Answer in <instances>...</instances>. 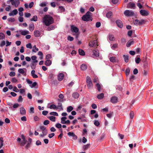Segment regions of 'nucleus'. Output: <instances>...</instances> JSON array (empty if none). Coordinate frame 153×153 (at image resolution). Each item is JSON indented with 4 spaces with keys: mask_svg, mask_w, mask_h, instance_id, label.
I'll list each match as a JSON object with an SVG mask.
<instances>
[{
    "mask_svg": "<svg viewBox=\"0 0 153 153\" xmlns=\"http://www.w3.org/2000/svg\"><path fill=\"white\" fill-rule=\"evenodd\" d=\"M42 22L45 25L48 26L53 22V19L49 15H46L43 18Z\"/></svg>",
    "mask_w": 153,
    "mask_h": 153,
    "instance_id": "obj_1",
    "label": "nucleus"
},
{
    "mask_svg": "<svg viewBox=\"0 0 153 153\" xmlns=\"http://www.w3.org/2000/svg\"><path fill=\"white\" fill-rule=\"evenodd\" d=\"M91 13L89 11H88L85 15L82 17V19L84 21H88L90 20L92 21L91 15Z\"/></svg>",
    "mask_w": 153,
    "mask_h": 153,
    "instance_id": "obj_2",
    "label": "nucleus"
},
{
    "mask_svg": "<svg viewBox=\"0 0 153 153\" xmlns=\"http://www.w3.org/2000/svg\"><path fill=\"white\" fill-rule=\"evenodd\" d=\"M21 138L22 139V141H21V138L19 137L17 138V142L19 143L21 146H23L26 143L27 140L25 139V137L23 134L22 135Z\"/></svg>",
    "mask_w": 153,
    "mask_h": 153,
    "instance_id": "obj_3",
    "label": "nucleus"
},
{
    "mask_svg": "<svg viewBox=\"0 0 153 153\" xmlns=\"http://www.w3.org/2000/svg\"><path fill=\"white\" fill-rule=\"evenodd\" d=\"M10 2H11V4L16 7L18 6L20 3L19 0H9L7 1V3L9 4Z\"/></svg>",
    "mask_w": 153,
    "mask_h": 153,
    "instance_id": "obj_4",
    "label": "nucleus"
},
{
    "mask_svg": "<svg viewBox=\"0 0 153 153\" xmlns=\"http://www.w3.org/2000/svg\"><path fill=\"white\" fill-rule=\"evenodd\" d=\"M87 85L89 89L91 88L93 86L90 77L88 76L87 77L86 80Z\"/></svg>",
    "mask_w": 153,
    "mask_h": 153,
    "instance_id": "obj_5",
    "label": "nucleus"
},
{
    "mask_svg": "<svg viewBox=\"0 0 153 153\" xmlns=\"http://www.w3.org/2000/svg\"><path fill=\"white\" fill-rule=\"evenodd\" d=\"M71 31L72 32H75L76 35V37H78V36L79 35V29L77 27L74 25H71Z\"/></svg>",
    "mask_w": 153,
    "mask_h": 153,
    "instance_id": "obj_6",
    "label": "nucleus"
},
{
    "mask_svg": "<svg viewBox=\"0 0 153 153\" xmlns=\"http://www.w3.org/2000/svg\"><path fill=\"white\" fill-rule=\"evenodd\" d=\"M124 15L127 16H132L134 14V12L131 10H126L124 12Z\"/></svg>",
    "mask_w": 153,
    "mask_h": 153,
    "instance_id": "obj_7",
    "label": "nucleus"
},
{
    "mask_svg": "<svg viewBox=\"0 0 153 153\" xmlns=\"http://www.w3.org/2000/svg\"><path fill=\"white\" fill-rule=\"evenodd\" d=\"M140 13L143 16H147L149 14V12L145 10H141L140 11Z\"/></svg>",
    "mask_w": 153,
    "mask_h": 153,
    "instance_id": "obj_8",
    "label": "nucleus"
},
{
    "mask_svg": "<svg viewBox=\"0 0 153 153\" xmlns=\"http://www.w3.org/2000/svg\"><path fill=\"white\" fill-rule=\"evenodd\" d=\"M98 45L97 40H94L93 41H90L89 43V46L91 47Z\"/></svg>",
    "mask_w": 153,
    "mask_h": 153,
    "instance_id": "obj_9",
    "label": "nucleus"
},
{
    "mask_svg": "<svg viewBox=\"0 0 153 153\" xmlns=\"http://www.w3.org/2000/svg\"><path fill=\"white\" fill-rule=\"evenodd\" d=\"M38 62V61H33L31 63L30 66L31 68L33 69H34L36 68V63Z\"/></svg>",
    "mask_w": 153,
    "mask_h": 153,
    "instance_id": "obj_10",
    "label": "nucleus"
},
{
    "mask_svg": "<svg viewBox=\"0 0 153 153\" xmlns=\"http://www.w3.org/2000/svg\"><path fill=\"white\" fill-rule=\"evenodd\" d=\"M117 25L119 27L122 28L123 27V24L122 22L120 20H118L116 22Z\"/></svg>",
    "mask_w": 153,
    "mask_h": 153,
    "instance_id": "obj_11",
    "label": "nucleus"
},
{
    "mask_svg": "<svg viewBox=\"0 0 153 153\" xmlns=\"http://www.w3.org/2000/svg\"><path fill=\"white\" fill-rule=\"evenodd\" d=\"M118 99L116 97H112L111 99V102L113 103H115L117 102Z\"/></svg>",
    "mask_w": 153,
    "mask_h": 153,
    "instance_id": "obj_12",
    "label": "nucleus"
},
{
    "mask_svg": "<svg viewBox=\"0 0 153 153\" xmlns=\"http://www.w3.org/2000/svg\"><path fill=\"white\" fill-rule=\"evenodd\" d=\"M64 77V75L62 73H59L58 75V79L61 81L63 79Z\"/></svg>",
    "mask_w": 153,
    "mask_h": 153,
    "instance_id": "obj_13",
    "label": "nucleus"
},
{
    "mask_svg": "<svg viewBox=\"0 0 153 153\" xmlns=\"http://www.w3.org/2000/svg\"><path fill=\"white\" fill-rule=\"evenodd\" d=\"M135 7V4L134 3L132 2H130L129 3L127 6L128 8H134Z\"/></svg>",
    "mask_w": 153,
    "mask_h": 153,
    "instance_id": "obj_14",
    "label": "nucleus"
},
{
    "mask_svg": "<svg viewBox=\"0 0 153 153\" xmlns=\"http://www.w3.org/2000/svg\"><path fill=\"white\" fill-rule=\"evenodd\" d=\"M68 135L70 136H72L74 140H76L77 139V136L73 132H69L68 133Z\"/></svg>",
    "mask_w": 153,
    "mask_h": 153,
    "instance_id": "obj_15",
    "label": "nucleus"
},
{
    "mask_svg": "<svg viewBox=\"0 0 153 153\" xmlns=\"http://www.w3.org/2000/svg\"><path fill=\"white\" fill-rule=\"evenodd\" d=\"M18 12L17 9H14L12 12L9 14L10 16H12L16 15L18 13Z\"/></svg>",
    "mask_w": 153,
    "mask_h": 153,
    "instance_id": "obj_16",
    "label": "nucleus"
},
{
    "mask_svg": "<svg viewBox=\"0 0 153 153\" xmlns=\"http://www.w3.org/2000/svg\"><path fill=\"white\" fill-rule=\"evenodd\" d=\"M134 40L133 39H130L128 41V42L126 44V46L127 47H130L131 45L134 44Z\"/></svg>",
    "mask_w": 153,
    "mask_h": 153,
    "instance_id": "obj_17",
    "label": "nucleus"
},
{
    "mask_svg": "<svg viewBox=\"0 0 153 153\" xmlns=\"http://www.w3.org/2000/svg\"><path fill=\"white\" fill-rule=\"evenodd\" d=\"M20 113L22 115H24L26 114V111L23 107H21L20 108Z\"/></svg>",
    "mask_w": 153,
    "mask_h": 153,
    "instance_id": "obj_18",
    "label": "nucleus"
},
{
    "mask_svg": "<svg viewBox=\"0 0 153 153\" xmlns=\"http://www.w3.org/2000/svg\"><path fill=\"white\" fill-rule=\"evenodd\" d=\"M42 134H40V136L41 137H43L46 135L47 134V131L46 129L42 130Z\"/></svg>",
    "mask_w": 153,
    "mask_h": 153,
    "instance_id": "obj_19",
    "label": "nucleus"
},
{
    "mask_svg": "<svg viewBox=\"0 0 153 153\" xmlns=\"http://www.w3.org/2000/svg\"><path fill=\"white\" fill-rule=\"evenodd\" d=\"M34 29V25L33 23H31L29 25V30L31 31H32Z\"/></svg>",
    "mask_w": 153,
    "mask_h": 153,
    "instance_id": "obj_20",
    "label": "nucleus"
},
{
    "mask_svg": "<svg viewBox=\"0 0 153 153\" xmlns=\"http://www.w3.org/2000/svg\"><path fill=\"white\" fill-rule=\"evenodd\" d=\"M93 54H92L93 57H97L99 56V53L96 51H93Z\"/></svg>",
    "mask_w": 153,
    "mask_h": 153,
    "instance_id": "obj_21",
    "label": "nucleus"
},
{
    "mask_svg": "<svg viewBox=\"0 0 153 153\" xmlns=\"http://www.w3.org/2000/svg\"><path fill=\"white\" fill-rule=\"evenodd\" d=\"M19 31L21 32V34L24 36H25L29 33V31L27 30H20Z\"/></svg>",
    "mask_w": 153,
    "mask_h": 153,
    "instance_id": "obj_22",
    "label": "nucleus"
},
{
    "mask_svg": "<svg viewBox=\"0 0 153 153\" xmlns=\"http://www.w3.org/2000/svg\"><path fill=\"white\" fill-rule=\"evenodd\" d=\"M104 97V94L103 93H101L98 94L97 96L98 99L100 100L102 99Z\"/></svg>",
    "mask_w": 153,
    "mask_h": 153,
    "instance_id": "obj_23",
    "label": "nucleus"
},
{
    "mask_svg": "<svg viewBox=\"0 0 153 153\" xmlns=\"http://www.w3.org/2000/svg\"><path fill=\"white\" fill-rule=\"evenodd\" d=\"M35 71L34 70H33L31 71V74L32 76L34 78H37L38 76L35 74Z\"/></svg>",
    "mask_w": 153,
    "mask_h": 153,
    "instance_id": "obj_24",
    "label": "nucleus"
},
{
    "mask_svg": "<svg viewBox=\"0 0 153 153\" xmlns=\"http://www.w3.org/2000/svg\"><path fill=\"white\" fill-rule=\"evenodd\" d=\"M34 34L35 37H39L40 35V33L38 30H35L34 32Z\"/></svg>",
    "mask_w": 153,
    "mask_h": 153,
    "instance_id": "obj_25",
    "label": "nucleus"
},
{
    "mask_svg": "<svg viewBox=\"0 0 153 153\" xmlns=\"http://www.w3.org/2000/svg\"><path fill=\"white\" fill-rule=\"evenodd\" d=\"M51 64V61L50 60L48 59L46 60L45 62V64L47 66H50Z\"/></svg>",
    "mask_w": 153,
    "mask_h": 153,
    "instance_id": "obj_26",
    "label": "nucleus"
},
{
    "mask_svg": "<svg viewBox=\"0 0 153 153\" xmlns=\"http://www.w3.org/2000/svg\"><path fill=\"white\" fill-rule=\"evenodd\" d=\"M72 96L74 98L76 99L79 97V94L77 92H74Z\"/></svg>",
    "mask_w": 153,
    "mask_h": 153,
    "instance_id": "obj_27",
    "label": "nucleus"
},
{
    "mask_svg": "<svg viewBox=\"0 0 153 153\" xmlns=\"http://www.w3.org/2000/svg\"><path fill=\"white\" fill-rule=\"evenodd\" d=\"M112 15V13L110 11L107 13L106 14V17L108 18H110Z\"/></svg>",
    "mask_w": 153,
    "mask_h": 153,
    "instance_id": "obj_28",
    "label": "nucleus"
},
{
    "mask_svg": "<svg viewBox=\"0 0 153 153\" xmlns=\"http://www.w3.org/2000/svg\"><path fill=\"white\" fill-rule=\"evenodd\" d=\"M96 86L97 87V89L99 92H100L101 91V89L102 88V86L99 83H97L96 85Z\"/></svg>",
    "mask_w": 153,
    "mask_h": 153,
    "instance_id": "obj_29",
    "label": "nucleus"
},
{
    "mask_svg": "<svg viewBox=\"0 0 153 153\" xmlns=\"http://www.w3.org/2000/svg\"><path fill=\"white\" fill-rule=\"evenodd\" d=\"M110 60L111 62H114L117 61V59L114 57H112L110 58Z\"/></svg>",
    "mask_w": 153,
    "mask_h": 153,
    "instance_id": "obj_30",
    "label": "nucleus"
},
{
    "mask_svg": "<svg viewBox=\"0 0 153 153\" xmlns=\"http://www.w3.org/2000/svg\"><path fill=\"white\" fill-rule=\"evenodd\" d=\"M110 41H114L115 40V38L113 35H109L108 37Z\"/></svg>",
    "mask_w": 153,
    "mask_h": 153,
    "instance_id": "obj_31",
    "label": "nucleus"
},
{
    "mask_svg": "<svg viewBox=\"0 0 153 153\" xmlns=\"http://www.w3.org/2000/svg\"><path fill=\"white\" fill-rule=\"evenodd\" d=\"M90 146V144H88L85 145H84L83 146V149L84 150H86L88 149Z\"/></svg>",
    "mask_w": 153,
    "mask_h": 153,
    "instance_id": "obj_32",
    "label": "nucleus"
},
{
    "mask_svg": "<svg viewBox=\"0 0 153 153\" xmlns=\"http://www.w3.org/2000/svg\"><path fill=\"white\" fill-rule=\"evenodd\" d=\"M81 68L82 70H85L87 69V66L85 64H83L81 66Z\"/></svg>",
    "mask_w": 153,
    "mask_h": 153,
    "instance_id": "obj_33",
    "label": "nucleus"
},
{
    "mask_svg": "<svg viewBox=\"0 0 153 153\" xmlns=\"http://www.w3.org/2000/svg\"><path fill=\"white\" fill-rule=\"evenodd\" d=\"M79 52L80 55L84 56L85 55V53L84 51L81 49H79Z\"/></svg>",
    "mask_w": 153,
    "mask_h": 153,
    "instance_id": "obj_34",
    "label": "nucleus"
},
{
    "mask_svg": "<svg viewBox=\"0 0 153 153\" xmlns=\"http://www.w3.org/2000/svg\"><path fill=\"white\" fill-rule=\"evenodd\" d=\"M31 21L36 22L37 20V17L36 16H34L33 18L30 19Z\"/></svg>",
    "mask_w": 153,
    "mask_h": 153,
    "instance_id": "obj_35",
    "label": "nucleus"
},
{
    "mask_svg": "<svg viewBox=\"0 0 153 153\" xmlns=\"http://www.w3.org/2000/svg\"><path fill=\"white\" fill-rule=\"evenodd\" d=\"M57 109H59L61 110H63V108L62 107V104L61 103L59 102L58 103V106L57 107Z\"/></svg>",
    "mask_w": 153,
    "mask_h": 153,
    "instance_id": "obj_36",
    "label": "nucleus"
},
{
    "mask_svg": "<svg viewBox=\"0 0 153 153\" xmlns=\"http://www.w3.org/2000/svg\"><path fill=\"white\" fill-rule=\"evenodd\" d=\"M3 138L1 137L0 138V149H1L2 147L3 146Z\"/></svg>",
    "mask_w": 153,
    "mask_h": 153,
    "instance_id": "obj_37",
    "label": "nucleus"
},
{
    "mask_svg": "<svg viewBox=\"0 0 153 153\" xmlns=\"http://www.w3.org/2000/svg\"><path fill=\"white\" fill-rule=\"evenodd\" d=\"M5 36L4 34L2 33H0V40L5 39Z\"/></svg>",
    "mask_w": 153,
    "mask_h": 153,
    "instance_id": "obj_38",
    "label": "nucleus"
},
{
    "mask_svg": "<svg viewBox=\"0 0 153 153\" xmlns=\"http://www.w3.org/2000/svg\"><path fill=\"white\" fill-rule=\"evenodd\" d=\"M139 25H143V24H145L146 22V21L144 19H141L140 20H139Z\"/></svg>",
    "mask_w": 153,
    "mask_h": 153,
    "instance_id": "obj_39",
    "label": "nucleus"
},
{
    "mask_svg": "<svg viewBox=\"0 0 153 153\" xmlns=\"http://www.w3.org/2000/svg\"><path fill=\"white\" fill-rule=\"evenodd\" d=\"M67 118L66 117H63L61 118V123L63 124V123H64L66 120Z\"/></svg>",
    "mask_w": 153,
    "mask_h": 153,
    "instance_id": "obj_40",
    "label": "nucleus"
},
{
    "mask_svg": "<svg viewBox=\"0 0 153 153\" xmlns=\"http://www.w3.org/2000/svg\"><path fill=\"white\" fill-rule=\"evenodd\" d=\"M39 51V49L38 48H37L36 47V45L34 46L33 47L32 51L33 52H36V51Z\"/></svg>",
    "mask_w": 153,
    "mask_h": 153,
    "instance_id": "obj_41",
    "label": "nucleus"
},
{
    "mask_svg": "<svg viewBox=\"0 0 153 153\" xmlns=\"http://www.w3.org/2000/svg\"><path fill=\"white\" fill-rule=\"evenodd\" d=\"M49 119L51 120V121L55 122L56 120V117L53 116H50L49 117Z\"/></svg>",
    "mask_w": 153,
    "mask_h": 153,
    "instance_id": "obj_42",
    "label": "nucleus"
},
{
    "mask_svg": "<svg viewBox=\"0 0 153 153\" xmlns=\"http://www.w3.org/2000/svg\"><path fill=\"white\" fill-rule=\"evenodd\" d=\"M125 61L126 62H128V56L123 55Z\"/></svg>",
    "mask_w": 153,
    "mask_h": 153,
    "instance_id": "obj_43",
    "label": "nucleus"
},
{
    "mask_svg": "<svg viewBox=\"0 0 153 153\" xmlns=\"http://www.w3.org/2000/svg\"><path fill=\"white\" fill-rule=\"evenodd\" d=\"M73 109V108L71 106H69L67 108V111L68 112H70Z\"/></svg>",
    "mask_w": 153,
    "mask_h": 153,
    "instance_id": "obj_44",
    "label": "nucleus"
},
{
    "mask_svg": "<svg viewBox=\"0 0 153 153\" xmlns=\"http://www.w3.org/2000/svg\"><path fill=\"white\" fill-rule=\"evenodd\" d=\"M18 71L20 74H23L25 73V71L23 69L20 68L18 70Z\"/></svg>",
    "mask_w": 153,
    "mask_h": 153,
    "instance_id": "obj_45",
    "label": "nucleus"
},
{
    "mask_svg": "<svg viewBox=\"0 0 153 153\" xmlns=\"http://www.w3.org/2000/svg\"><path fill=\"white\" fill-rule=\"evenodd\" d=\"M134 114L133 111H131L129 115L130 118L132 119L134 117Z\"/></svg>",
    "mask_w": 153,
    "mask_h": 153,
    "instance_id": "obj_46",
    "label": "nucleus"
},
{
    "mask_svg": "<svg viewBox=\"0 0 153 153\" xmlns=\"http://www.w3.org/2000/svg\"><path fill=\"white\" fill-rule=\"evenodd\" d=\"M141 60L139 57H137L135 60V62L137 64H139Z\"/></svg>",
    "mask_w": 153,
    "mask_h": 153,
    "instance_id": "obj_47",
    "label": "nucleus"
},
{
    "mask_svg": "<svg viewBox=\"0 0 153 153\" xmlns=\"http://www.w3.org/2000/svg\"><path fill=\"white\" fill-rule=\"evenodd\" d=\"M49 108L50 109H54L57 108V107L54 104H52L50 106Z\"/></svg>",
    "mask_w": 153,
    "mask_h": 153,
    "instance_id": "obj_48",
    "label": "nucleus"
},
{
    "mask_svg": "<svg viewBox=\"0 0 153 153\" xmlns=\"http://www.w3.org/2000/svg\"><path fill=\"white\" fill-rule=\"evenodd\" d=\"M50 114L53 116H58V113L57 112H51L50 113Z\"/></svg>",
    "mask_w": 153,
    "mask_h": 153,
    "instance_id": "obj_49",
    "label": "nucleus"
},
{
    "mask_svg": "<svg viewBox=\"0 0 153 153\" xmlns=\"http://www.w3.org/2000/svg\"><path fill=\"white\" fill-rule=\"evenodd\" d=\"M130 72V70L129 68H128L126 70V75L128 76L129 75Z\"/></svg>",
    "mask_w": 153,
    "mask_h": 153,
    "instance_id": "obj_50",
    "label": "nucleus"
},
{
    "mask_svg": "<svg viewBox=\"0 0 153 153\" xmlns=\"http://www.w3.org/2000/svg\"><path fill=\"white\" fill-rule=\"evenodd\" d=\"M94 124L96 126H99L100 123L97 120H95Z\"/></svg>",
    "mask_w": 153,
    "mask_h": 153,
    "instance_id": "obj_51",
    "label": "nucleus"
},
{
    "mask_svg": "<svg viewBox=\"0 0 153 153\" xmlns=\"http://www.w3.org/2000/svg\"><path fill=\"white\" fill-rule=\"evenodd\" d=\"M26 47L27 48H29L30 49L32 48V46L30 43H29L26 45Z\"/></svg>",
    "mask_w": 153,
    "mask_h": 153,
    "instance_id": "obj_52",
    "label": "nucleus"
},
{
    "mask_svg": "<svg viewBox=\"0 0 153 153\" xmlns=\"http://www.w3.org/2000/svg\"><path fill=\"white\" fill-rule=\"evenodd\" d=\"M38 54L39 55V56H41V57H40V59H43V56H42L43 54H42V53L41 52V51H39L38 52Z\"/></svg>",
    "mask_w": 153,
    "mask_h": 153,
    "instance_id": "obj_53",
    "label": "nucleus"
},
{
    "mask_svg": "<svg viewBox=\"0 0 153 153\" xmlns=\"http://www.w3.org/2000/svg\"><path fill=\"white\" fill-rule=\"evenodd\" d=\"M16 74L14 72H11L9 74V75L10 76H14Z\"/></svg>",
    "mask_w": 153,
    "mask_h": 153,
    "instance_id": "obj_54",
    "label": "nucleus"
},
{
    "mask_svg": "<svg viewBox=\"0 0 153 153\" xmlns=\"http://www.w3.org/2000/svg\"><path fill=\"white\" fill-rule=\"evenodd\" d=\"M23 99L21 96H20L17 100V101L18 102H22V101Z\"/></svg>",
    "mask_w": 153,
    "mask_h": 153,
    "instance_id": "obj_55",
    "label": "nucleus"
},
{
    "mask_svg": "<svg viewBox=\"0 0 153 153\" xmlns=\"http://www.w3.org/2000/svg\"><path fill=\"white\" fill-rule=\"evenodd\" d=\"M55 126L56 127L59 128H61L62 126V125L59 123H57L56 124Z\"/></svg>",
    "mask_w": 153,
    "mask_h": 153,
    "instance_id": "obj_56",
    "label": "nucleus"
},
{
    "mask_svg": "<svg viewBox=\"0 0 153 153\" xmlns=\"http://www.w3.org/2000/svg\"><path fill=\"white\" fill-rule=\"evenodd\" d=\"M13 91L15 92H17L19 91V90L17 88L16 86H14L13 87Z\"/></svg>",
    "mask_w": 153,
    "mask_h": 153,
    "instance_id": "obj_57",
    "label": "nucleus"
},
{
    "mask_svg": "<svg viewBox=\"0 0 153 153\" xmlns=\"http://www.w3.org/2000/svg\"><path fill=\"white\" fill-rule=\"evenodd\" d=\"M19 105L18 103H15L13 105V107L14 108H17L19 106Z\"/></svg>",
    "mask_w": 153,
    "mask_h": 153,
    "instance_id": "obj_58",
    "label": "nucleus"
},
{
    "mask_svg": "<svg viewBox=\"0 0 153 153\" xmlns=\"http://www.w3.org/2000/svg\"><path fill=\"white\" fill-rule=\"evenodd\" d=\"M11 81L13 83H16L17 82L18 80L15 78H13L11 79Z\"/></svg>",
    "mask_w": 153,
    "mask_h": 153,
    "instance_id": "obj_59",
    "label": "nucleus"
},
{
    "mask_svg": "<svg viewBox=\"0 0 153 153\" xmlns=\"http://www.w3.org/2000/svg\"><path fill=\"white\" fill-rule=\"evenodd\" d=\"M74 38L71 37L70 36H68L67 37V39L68 40L70 41H72L74 40Z\"/></svg>",
    "mask_w": 153,
    "mask_h": 153,
    "instance_id": "obj_60",
    "label": "nucleus"
},
{
    "mask_svg": "<svg viewBox=\"0 0 153 153\" xmlns=\"http://www.w3.org/2000/svg\"><path fill=\"white\" fill-rule=\"evenodd\" d=\"M139 20L137 19H136V20H135L134 22V24L137 25H139Z\"/></svg>",
    "mask_w": 153,
    "mask_h": 153,
    "instance_id": "obj_61",
    "label": "nucleus"
},
{
    "mask_svg": "<svg viewBox=\"0 0 153 153\" xmlns=\"http://www.w3.org/2000/svg\"><path fill=\"white\" fill-rule=\"evenodd\" d=\"M31 16V14L29 13H25V16L27 18Z\"/></svg>",
    "mask_w": 153,
    "mask_h": 153,
    "instance_id": "obj_62",
    "label": "nucleus"
},
{
    "mask_svg": "<svg viewBox=\"0 0 153 153\" xmlns=\"http://www.w3.org/2000/svg\"><path fill=\"white\" fill-rule=\"evenodd\" d=\"M117 47V44H114L111 47V48L113 49H114Z\"/></svg>",
    "mask_w": 153,
    "mask_h": 153,
    "instance_id": "obj_63",
    "label": "nucleus"
},
{
    "mask_svg": "<svg viewBox=\"0 0 153 153\" xmlns=\"http://www.w3.org/2000/svg\"><path fill=\"white\" fill-rule=\"evenodd\" d=\"M8 20L9 22H13L15 21V19L13 18H10L8 19Z\"/></svg>",
    "mask_w": 153,
    "mask_h": 153,
    "instance_id": "obj_64",
    "label": "nucleus"
}]
</instances>
